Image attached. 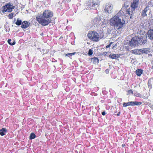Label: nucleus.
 Here are the masks:
<instances>
[{
  "label": "nucleus",
  "instance_id": "obj_24",
  "mask_svg": "<svg viewBox=\"0 0 153 153\" xmlns=\"http://www.w3.org/2000/svg\"><path fill=\"white\" fill-rule=\"evenodd\" d=\"M16 16L15 14H14V13H11L10 14L8 15V17L10 19H12L13 16Z\"/></svg>",
  "mask_w": 153,
  "mask_h": 153
},
{
  "label": "nucleus",
  "instance_id": "obj_26",
  "mask_svg": "<svg viewBox=\"0 0 153 153\" xmlns=\"http://www.w3.org/2000/svg\"><path fill=\"white\" fill-rule=\"evenodd\" d=\"M128 95H132L133 94V91L132 90H129L128 92Z\"/></svg>",
  "mask_w": 153,
  "mask_h": 153
},
{
  "label": "nucleus",
  "instance_id": "obj_17",
  "mask_svg": "<svg viewBox=\"0 0 153 153\" xmlns=\"http://www.w3.org/2000/svg\"><path fill=\"white\" fill-rule=\"evenodd\" d=\"M142 53H143L148 54L150 52V49L149 48H146L142 49Z\"/></svg>",
  "mask_w": 153,
  "mask_h": 153
},
{
  "label": "nucleus",
  "instance_id": "obj_16",
  "mask_svg": "<svg viewBox=\"0 0 153 153\" xmlns=\"http://www.w3.org/2000/svg\"><path fill=\"white\" fill-rule=\"evenodd\" d=\"M7 132V129L6 128H2L0 129V134L1 136L5 135Z\"/></svg>",
  "mask_w": 153,
  "mask_h": 153
},
{
  "label": "nucleus",
  "instance_id": "obj_33",
  "mask_svg": "<svg viewBox=\"0 0 153 153\" xmlns=\"http://www.w3.org/2000/svg\"><path fill=\"white\" fill-rule=\"evenodd\" d=\"M126 146V145L125 144H123L122 145V147H124Z\"/></svg>",
  "mask_w": 153,
  "mask_h": 153
},
{
  "label": "nucleus",
  "instance_id": "obj_25",
  "mask_svg": "<svg viewBox=\"0 0 153 153\" xmlns=\"http://www.w3.org/2000/svg\"><path fill=\"white\" fill-rule=\"evenodd\" d=\"M76 53V52L73 53H68L65 55V56H68L69 57L71 56L72 55H74Z\"/></svg>",
  "mask_w": 153,
  "mask_h": 153
},
{
  "label": "nucleus",
  "instance_id": "obj_12",
  "mask_svg": "<svg viewBox=\"0 0 153 153\" xmlns=\"http://www.w3.org/2000/svg\"><path fill=\"white\" fill-rule=\"evenodd\" d=\"M142 49H137L131 51V53L135 54H142Z\"/></svg>",
  "mask_w": 153,
  "mask_h": 153
},
{
  "label": "nucleus",
  "instance_id": "obj_10",
  "mask_svg": "<svg viewBox=\"0 0 153 153\" xmlns=\"http://www.w3.org/2000/svg\"><path fill=\"white\" fill-rule=\"evenodd\" d=\"M139 4V0H133L131 2V8L135 9L136 8Z\"/></svg>",
  "mask_w": 153,
  "mask_h": 153
},
{
  "label": "nucleus",
  "instance_id": "obj_21",
  "mask_svg": "<svg viewBox=\"0 0 153 153\" xmlns=\"http://www.w3.org/2000/svg\"><path fill=\"white\" fill-rule=\"evenodd\" d=\"M36 136L34 133H32L30 135L29 139L32 140L36 138Z\"/></svg>",
  "mask_w": 153,
  "mask_h": 153
},
{
  "label": "nucleus",
  "instance_id": "obj_6",
  "mask_svg": "<svg viewBox=\"0 0 153 153\" xmlns=\"http://www.w3.org/2000/svg\"><path fill=\"white\" fill-rule=\"evenodd\" d=\"M141 102L137 101L129 102H124L123 104V106L124 107H126L129 106L140 105L142 104Z\"/></svg>",
  "mask_w": 153,
  "mask_h": 153
},
{
  "label": "nucleus",
  "instance_id": "obj_23",
  "mask_svg": "<svg viewBox=\"0 0 153 153\" xmlns=\"http://www.w3.org/2000/svg\"><path fill=\"white\" fill-rule=\"evenodd\" d=\"M11 39H8V41H7V42H8V43L10 44V45H15V41H14L12 43L11 42Z\"/></svg>",
  "mask_w": 153,
  "mask_h": 153
},
{
  "label": "nucleus",
  "instance_id": "obj_30",
  "mask_svg": "<svg viewBox=\"0 0 153 153\" xmlns=\"http://www.w3.org/2000/svg\"><path fill=\"white\" fill-rule=\"evenodd\" d=\"M105 114L106 113L105 111H103L102 112V114L103 116L105 115Z\"/></svg>",
  "mask_w": 153,
  "mask_h": 153
},
{
  "label": "nucleus",
  "instance_id": "obj_7",
  "mask_svg": "<svg viewBox=\"0 0 153 153\" xmlns=\"http://www.w3.org/2000/svg\"><path fill=\"white\" fill-rule=\"evenodd\" d=\"M137 40H138V39L137 38V37L133 38L129 43V45L132 47L138 46V44Z\"/></svg>",
  "mask_w": 153,
  "mask_h": 153
},
{
  "label": "nucleus",
  "instance_id": "obj_2",
  "mask_svg": "<svg viewBox=\"0 0 153 153\" xmlns=\"http://www.w3.org/2000/svg\"><path fill=\"white\" fill-rule=\"evenodd\" d=\"M111 24L113 25L117 29L122 28L125 23V21L121 20L119 17L115 16L110 20Z\"/></svg>",
  "mask_w": 153,
  "mask_h": 153
},
{
  "label": "nucleus",
  "instance_id": "obj_19",
  "mask_svg": "<svg viewBox=\"0 0 153 153\" xmlns=\"http://www.w3.org/2000/svg\"><path fill=\"white\" fill-rule=\"evenodd\" d=\"M109 57L113 59H117L119 57V56L118 54H113L110 55Z\"/></svg>",
  "mask_w": 153,
  "mask_h": 153
},
{
  "label": "nucleus",
  "instance_id": "obj_14",
  "mask_svg": "<svg viewBox=\"0 0 153 153\" xmlns=\"http://www.w3.org/2000/svg\"><path fill=\"white\" fill-rule=\"evenodd\" d=\"M29 25V24L27 21H25L22 22L21 27L22 28H26L28 27Z\"/></svg>",
  "mask_w": 153,
  "mask_h": 153
},
{
  "label": "nucleus",
  "instance_id": "obj_15",
  "mask_svg": "<svg viewBox=\"0 0 153 153\" xmlns=\"http://www.w3.org/2000/svg\"><path fill=\"white\" fill-rule=\"evenodd\" d=\"M100 19L99 16H97L95 17L93 20V22L94 24H96L98 23L100 21Z\"/></svg>",
  "mask_w": 153,
  "mask_h": 153
},
{
  "label": "nucleus",
  "instance_id": "obj_35",
  "mask_svg": "<svg viewBox=\"0 0 153 153\" xmlns=\"http://www.w3.org/2000/svg\"><path fill=\"white\" fill-rule=\"evenodd\" d=\"M120 112H119L117 114V116H119L120 115Z\"/></svg>",
  "mask_w": 153,
  "mask_h": 153
},
{
  "label": "nucleus",
  "instance_id": "obj_1",
  "mask_svg": "<svg viewBox=\"0 0 153 153\" xmlns=\"http://www.w3.org/2000/svg\"><path fill=\"white\" fill-rule=\"evenodd\" d=\"M53 13L49 10H45L42 14H38L36 17L38 22L43 26L48 25L51 21L50 18L52 17Z\"/></svg>",
  "mask_w": 153,
  "mask_h": 153
},
{
  "label": "nucleus",
  "instance_id": "obj_11",
  "mask_svg": "<svg viewBox=\"0 0 153 153\" xmlns=\"http://www.w3.org/2000/svg\"><path fill=\"white\" fill-rule=\"evenodd\" d=\"M137 38L138 39L137 42H138V46L139 45H141L145 43L146 40H143V38H142V36L141 37H137Z\"/></svg>",
  "mask_w": 153,
  "mask_h": 153
},
{
  "label": "nucleus",
  "instance_id": "obj_20",
  "mask_svg": "<svg viewBox=\"0 0 153 153\" xmlns=\"http://www.w3.org/2000/svg\"><path fill=\"white\" fill-rule=\"evenodd\" d=\"M91 61L94 64H96L98 63L99 60L97 58L94 57L91 60Z\"/></svg>",
  "mask_w": 153,
  "mask_h": 153
},
{
  "label": "nucleus",
  "instance_id": "obj_28",
  "mask_svg": "<svg viewBox=\"0 0 153 153\" xmlns=\"http://www.w3.org/2000/svg\"><path fill=\"white\" fill-rule=\"evenodd\" d=\"M145 104L146 105H151V104L149 102H146L145 103Z\"/></svg>",
  "mask_w": 153,
  "mask_h": 153
},
{
  "label": "nucleus",
  "instance_id": "obj_32",
  "mask_svg": "<svg viewBox=\"0 0 153 153\" xmlns=\"http://www.w3.org/2000/svg\"><path fill=\"white\" fill-rule=\"evenodd\" d=\"M107 52H105L103 53V55H106L107 54Z\"/></svg>",
  "mask_w": 153,
  "mask_h": 153
},
{
  "label": "nucleus",
  "instance_id": "obj_38",
  "mask_svg": "<svg viewBox=\"0 0 153 153\" xmlns=\"http://www.w3.org/2000/svg\"><path fill=\"white\" fill-rule=\"evenodd\" d=\"M67 1L68 2H69L71 1V0H68Z\"/></svg>",
  "mask_w": 153,
  "mask_h": 153
},
{
  "label": "nucleus",
  "instance_id": "obj_22",
  "mask_svg": "<svg viewBox=\"0 0 153 153\" xmlns=\"http://www.w3.org/2000/svg\"><path fill=\"white\" fill-rule=\"evenodd\" d=\"M22 22V21L21 20L18 19L16 22V24L18 25H20L21 24Z\"/></svg>",
  "mask_w": 153,
  "mask_h": 153
},
{
  "label": "nucleus",
  "instance_id": "obj_27",
  "mask_svg": "<svg viewBox=\"0 0 153 153\" xmlns=\"http://www.w3.org/2000/svg\"><path fill=\"white\" fill-rule=\"evenodd\" d=\"M92 53H93L92 51V50H91V49H90L88 51V54L90 55H91L92 54Z\"/></svg>",
  "mask_w": 153,
  "mask_h": 153
},
{
  "label": "nucleus",
  "instance_id": "obj_9",
  "mask_svg": "<svg viewBox=\"0 0 153 153\" xmlns=\"http://www.w3.org/2000/svg\"><path fill=\"white\" fill-rule=\"evenodd\" d=\"M113 6L110 4H106L105 8V11L108 13H111L112 11Z\"/></svg>",
  "mask_w": 153,
  "mask_h": 153
},
{
  "label": "nucleus",
  "instance_id": "obj_37",
  "mask_svg": "<svg viewBox=\"0 0 153 153\" xmlns=\"http://www.w3.org/2000/svg\"><path fill=\"white\" fill-rule=\"evenodd\" d=\"M144 97L143 98H144V99H147L148 98V97H147L146 96H144Z\"/></svg>",
  "mask_w": 153,
  "mask_h": 153
},
{
  "label": "nucleus",
  "instance_id": "obj_34",
  "mask_svg": "<svg viewBox=\"0 0 153 153\" xmlns=\"http://www.w3.org/2000/svg\"><path fill=\"white\" fill-rule=\"evenodd\" d=\"M109 71V70L108 69H107L105 70V72L106 73H108Z\"/></svg>",
  "mask_w": 153,
  "mask_h": 153
},
{
  "label": "nucleus",
  "instance_id": "obj_3",
  "mask_svg": "<svg viewBox=\"0 0 153 153\" xmlns=\"http://www.w3.org/2000/svg\"><path fill=\"white\" fill-rule=\"evenodd\" d=\"M88 38L95 41H98L99 39V36L98 34L94 31H90L88 34Z\"/></svg>",
  "mask_w": 153,
  "mask_h": 153
},
{
  "label": "nucleus",
  "instance_id": "obj_18",
  "mask_svg": "<svg viewBox=\"0 0 153 153\" xmlns=\"http://www.w3.org/2000/svg\"><path fill=\"white\" fill-rule=\"evenodd\" d=\"M143 71L141 69H137L136 71V74L138 76H140L142 74Z\"/></svg>",
  "mask_w": 153,
  "mask_h": 153
},
{
  "label": "nucleus",
  "instance_id": "obj_8",
  "mask_svg": "<svg viewBox=\"0 0 153 153\" xmlns=\"http://www.w3.org/2000/svg\"><path fill=\"white\" fill-rule=\"evenodd\" d=\"M151 13V10L149 7L147 6L142 11L141 15L143 16H147V14H150Z\"/></svg>",
  "mask_w": 153,
  "mask_h": 153
},
{
  "label": "nucleus",
  "instance_id": "obj_29",
  "mask_svg": "<svg viewBox=\"0 0 153 153\" xmlns=\"http://www.w3.org/2000/svg\"><path fill=\"white\" fill-rule=\"evenodd\" d=\"M126 10V13L129 14H130V11L127 10L126 8H125Z\"/></svg>",
  "mask_w": 153,
  "mask_h": 153
},
{
  "label": "nucleus",
  "instance_id": "obj_4",
  "mask_svg": "<svg viewBox=\"0 0 153 153\" xmlns=\"http://www.w3.org/2000/svg\"><path fill=\"white\" fill-rule=\"evenodd\" d=\"M2 8V12L3 13H4L6 11L11 12L13 9H14V6H13L11 4L9 3L3 7Z\"/></svg>",
  "mask_w": 153,
  "mask_h": 153
},
{
  "label": "nucleus",
  "instance_id": "obj_13",
  "mask_svg": "<svg viewBox=\"0 0 153 153\" xmlns=\"http://www.w3.org/2000/svg\"><path fill=\"white\" fill-rule=\"evenodd\" d=\"M148 37L151 40H153V29H150L147 32Z\"/></svg>",
  "mask_w": 153,
  "mask_h": 153
},
{
  "label": "nucleus",
  "instance_id": "obj_36",
  "mask_svg": "<svg viewBox=\"0 0 153 153\" xmlns=\"http://www.w3.org/2000/svg\"><path fill=\"white\" fill-rule=\"evenodd\" d=\"M121 12H123L122 11H121V10L120 11L119 13H118V14L119 15L120 13H121Z\"/></svg>",
  "mask_w": 153,
  "mask_h": 153
},
{
  "label": "nucleus",
  "instance_id": "obj_31",
  "mask_svg": "<svg viewBox=\"0 0 153 153\" xmlns=\"http://www.w3.org/2000/svg\"><path fill=\"white\" fill-rule=\"evenodd\" d=\"M112 43V42H111L110 43V44L109 45H107L106 46V48H109L110 46H111V44Z\"/></svg>",
  "mask_w": 153,
  "mask_h": 153
},
{
  "label": "nucleus",
  "instance_id": "obj_5",
  "mask_svg": "<svg viewBox=\"0 0 153 153\" xmlns=\"http://www.w3.org/2000/svg\"><path fill=\"white\" fill-rule=\"evenodd\" d=\"M87 5L89 8L92 7V9H95L98 7L99 5V2L98 1H92L91 2L88 1L87 2Z\"/></svg>",
  "mask_w": 153,
  "mask_h": 153
}]
</instances>
